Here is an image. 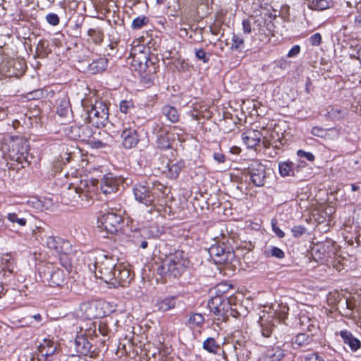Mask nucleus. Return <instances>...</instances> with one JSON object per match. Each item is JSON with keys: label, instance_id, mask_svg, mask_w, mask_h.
<instances>
[{"label": "nucleus", "instance_id": "nucleus-36", "mask_svg": "<svg viewBox=\"0 0 361 361\" xmlns=\"http://www.w3.org/2000/svg\"><path fill=\"white\" fill-rule=\"evenodd\" d=\"M300 322L301 325L304 326V329H307L308 331H312L317 326V322L315 319H312L305 315L300 316Z\"/></svg>", "mask_w": 361, "mask_h": 361}, {"label": "nucleus", "instance_id": "nucleus-33", "mask_svg": "<svg viewBox=\"0 0 361 361\" xmlns=\"http://www.w3.org/2000/svg\"><path fill=\"white\" fill-rule=\"evenodd\" d=\"M345 112L341 109L331 107L325 115V117L332 121H341L345 118Z\"/></svg>", "mask_w": 361, "mask_h": 361}, {"label": "nucleus", "instance_id": "nucleus-30", "mask_svg": "<svg viewBox=\"0 0 361 361\" xmlns=\"http://www.w3.org/2000/svg\"><path fill=\"white\" fill-rule=\"evenodd\" d=\"M65 281V274L61 269L54 271L49 279V283L51 286H61Z\"/></svg>", "mask_w": 361, "mask_h": 361}, {"label": "nucleus", "instance_id": "nucleus-51", "mask_svg": "<svg viewBox=\"0 0 361 361\" xmlns=\"http://www.w3.org/2000/svg\"><path fill=\"white\" fill-rule=\"evenodd\" d=\"M98 331L102 336H106L108 335L109 329L106 321H100L98 324Z\"/></svg>", "mask_w": 361, "mask_h": 361}, {"label": "nucleus", "instance_id": "nucleus-63", "mask_svg": "<svg viewBox=\"0 0 361 361\" xmlns=\"http://www.w3.org/2000/svg\"><path fill=\"white\" fill-rule=\"evenodd\" d=\"M272 229L278 237L283 238L284 236V232L277 227L275 224H272Z\"/></svg>", "mask_w": 361, "mask_h": 361}, {"label": "nucleus", "instance_id": "nucleus-41", "mask_svg": "<svg viewBox=\"0 0 361 361\" xmlns=\"http://www.w3.org/2000/svg\"><path fill=\"white\" fill-rule=\"evenodd\" d=\"M203 348L209 353H216L219 349V345L213 338H208L203 342Z\"/></svg>", "mask_w": 361, "mask_h": 361}, {"label": "nucleus", "instance_id": "nucleus-12", "mask_svg": "<svg viewBox=\"0 0 361 361\" xmlns=\"http://www.w3.org/2000/svg\"><path fill=\"white\" fill-rule=\"evenodd\" d=\"M248 169L252 183L257 187L263 186L267 178L266 166L258 161H253Z\"/></svg>", "mask_w": 361, "mask_h": 361}, {"label": "nucleus", "instance_id": "nucleus-5", "mask_svg": "<svg viewBox=\"0 0 361 361\" xmlns=\"http://www.w3.org/2000/svg\"><path fill=\"white\" fill-rule=\"evenodd\" d=\"M188 260L184 257L183 252L176 251L169 255L158 268L157 272L164 276H179L188 265Z\"/></svg>", "mask_w": 361, "mask_h": 361}, {"label": "nucleus", "instance_id": "nucleus-54", "mask_svg": "<svg viewBox=\"0 0 361 361\" xmlns=\"http://www.w3.org/2000/svg\"><path fill=\"white\" fill-rule=\"evenodd\" d=\"M47 22L51 25H57L59 23V18L55 13H49L46 17Z\"/></svg>", "mask_w": 361, "mask_h": 361}, {"label": "nucleus", "instance_id": "nucleus-3", "mask_svg": "<svg viewBox=\"0 0 361 361\" xmlns=\"http://www.w3.org/2000/svg\"><path fill=\"white\" fill-rule=\"evenodd\" d=\"M135 199L149 207L147 212L154 216H157L164 209V201L156 195V192L149 189V187L139 185L134 188Z\"/></svg>", "mask_w": 361, "mask_h": 361}, {"label": "nucleus", "instance_id": "nucleus-40", "mask_svg": "<svg viewBox=\"0 0 361 361\" xmlns=\"http://www.w3.org/2000/svg\"><path fill=\"white\" fill-rule=\"evenodd\" d=\"M223 353L226 361H239L234 344L228 346Z\"/></svg>", "mask_w": 361, "mask_h": 361}, {"label": "nucleus", "instance_id": "nucleus-25", "mask_svg": "<svg viewBox=\"0 0 361 361\" xmlns=\"http://www.w3.org/2000/svg\"><path fill=\"white\" fill-rule=\"evenodd\" d=\"M161 114L171 123H176L179 120V114L177 109L172 106H164L162 108Z\"/></svg>", "mask_w": 361, "mask_h": 361}, {"label": "nucleus", "instance_id": "nucleus-46", "mask_svg": "<svg viewBox=\"0 0 361 361\" xmlns=\"http://www.w3.org/2000/svg\"><path fill=\"white\" fill-rule=\"evenodd\" d=\"M310 338L305 334H299L295 339L294 343L298 346H305L310 342Z\"/></svg>", "mask_w": 361, "mask_h": 361}, {"label": "nucleus", "instance_id": "nucleus-53", "mask_svg": "<svg viewBox=\"0 0 361 361\" xmlns=\"http://www.w3.org/2000/svg\"><path fill=\"white\" fill-rule=\"evenodd\" d=\"M306 229L302 226H295L292 228L291 231L293 235L298 238L303 235L305 232Z\"/></svg>", "mask_w": 361, "mask_h": 361}, {"label": "nucleus", "instance_id": "nucleus-9", "mask_svg": "<svg viewBox=\"0 0 361 361\" xmlns=\"http://www.w3.org/2000/svg\"><path fill=\"white\" fill-rule=\"evenodd\" d=\"M122 223V216L114 212L104 214L98 219V226L111 234L118 231Z\"/></svg>", "mask_w": 361, "mask_h": 361}, {"label": "nucleus", "instance_id": "nucleus-17", "mask_svg": "<svg viewBox=\"0 0 361 361\" xmlns=\"http://www.w3.org/2000/svg\"><path fill=\"white\" fill-rule=\"evenodd\" d=\"M121 180L115 177L112 173L104 176L101 180L100 188L103 193L111 194L118 190Z\"/></svg>", "mask_w": 361, "mask_h": 361}, {"label": "nucleus", "instance_id": "nucleus-64", "mask_svg": "<svg viewBox=\"0 0 361 361\" xmlns=\"http://www.w3.org/2000/svg\"><path fill=\"white\" fill-rule=\"evenodd\" d=\"M213 157L218 163H224L225 161V156L221 153H214Z\"/></svg>", "mask_w": 361, "mask_h": 361}, {"label": "nucleus", "instance_id": "nucleus-50", "mask_svg": "<svg viewBox=\"0 0 361 361\" xmlns=\"http://www.w3.org/2000/svg\"><path fill=\"white\" fill-rule=\"evenodd\" d=\"M171 134H173V137H177L178 140L180 142L185 140V135L183 133V130L177 127L171 128Z\"/></svg>", "mask_w": 361, "mask_h": 361}, {"label": "nucleus", "instance_id": "nucleus-34", "mask_svg": "<svg viewBox=\"0 0 361 361\" xmlns=\"http://www.w3.org/2000/svg\"><path fill=\"white\" fill-rule=\"evenodd\" d=\"M312 255L316 261L323 259L327 255L325 245L319 243L314 245L312 249Z\"/></svg>", "mask_w": 361, "mask_h": 361}, {"label": "nucleus", "instance_id": "nucleus-61", "mask_svg": "<svg viewBox=\"0 0 361 361\" xmlns=\"http://www.w3.org/2000/svg\"><path fill=\"white\" fill-rule=\"evenodd\" d=\"M176 67L180 71H185L188 69V65L183 61L178 60L176 63Z\"/></svg>", "mask_w": 361, "mask_h": 361}, {"label": "nucleus", "instance_id": "nucleus-1", "mask_svg": "<svg viewBox=\"0 0 361 361\" xmlns=\"http://www.w3.org/2000/svg\"><path fill=\"white\" fill-rule=\"evenodd\" d=\"M88 268L95 277L113 287L126 286L133 279L130 271L124 265L116 264V259L103 252L89 256Z\"/></svg>", "mask_w": 361, "mask_h": 361}, {"label": "nucleus", "instance_id": "nucleus-49", "mask_svg": "<svg viewBox=\"0 0 361 361\" xmlns=\"http://www.w3.org/2000/svg\"><path fill=\"white\" fill-rule=\"evenodd\" d=\"M326 129L320 126H314L311 130V133L314 136L324 139Z\"/></svg>", "mask_w": 361, "mask_h": 361}, {"label": "nucleus", "instance_id": "nucleus-19", "mask_svg": "<svg viewBox=\"0 0 361 361\" xmlns=\"http://www.w3.org/2000/svg\"><path fill=\"white\" fill-rule=\"evenodd\" d=\"M123 145L126 148H132L138 142V136L136 130L132 128H126L121 133Z\"/></svg>", "mask_w": 361, "mask_h": 361}, {"label": "nucleus", "instance_id": "nucleus-22", "mask_svg": "<svg viewBox=\"0 0 361 361\" xmlns=\"http://www.w3.org/2000/svg\"><path fill=\"white\" fill-rule=\"evenodd\" d=\"M157 4L164 5L166 8V13L172 17H178L180 5L179 0H156Z\"/></svg>", "mask_w": 361, "mask_h": 361}, {"label": "nucleus", "instance_id": "nucleus-56", "mask_svg": "<svg viewBox=\"0 0 361 361\" xmlns=\"http://www.w3.org/2000/svg\"><path fill=\"white\" fill-rule=\"evenodd\" d=\"M196 57L202 60L204 63H207L209 59L206 56V52L202 49H197L195 51Z\"/></svg>", "mask_w": 361, "mask_h": 361}, {"label": "nucleus", "instance_id": "nucleus-48", "mask_svg": "<svg viewBox=\"0 0 361 361\" xmlns=\"http://www.w3.org/2000/svg\"><path fill=\"white\" fill-rule=\"evenodd\" d=\"M133 107V104L131 101L123 100L120 103V110L123 114H128Z\"/></svg>", "mask_w": 361, "mask_h": 361}, {"label": "nucleus", "instance_id": "nucleus-31", "mask_svg": "<svg viewBox=\"0 0 361 361\" xmlns=\"http://www.w3.org/2000/svg\"><path fill=\"white\" fill-rule=\"evenodd\" d=\"M7 220L12 224H16L20 227H24L27 224V219L15 212H8L6 215Z\"/></svg>", "mask_w": 361, "mask_h": 361}, {"label": "nucleus", "instance_id": "nucleus-2", "mask_svg": "<svg viewBox=\"0 0 361 361\" xmlns=\"http://www.w3.org/2000/svg\"><path fill=\"white\" fill-rule=\"evenodd\" d=\"M94 190V184L87 179L70 183L67 191L64 193L63 200L66 204L77 203L84 206L85 202H90Z\"/></svg>", "mask_w": 361, "mask_h": 361}, {"label": "nucleus", "instance_id": "nucleus-26", "mask_svg": "<svg viewBox=\"0 0 361 361\" xmlns=\"http://www.w3.org/2000/svg\"><path fill=\"white\" fill-rule=\"evenodd\" d=\"M107 59L100 58L92 61L88 66V71L92 74H97L104 71L107 66Z\"/></svg>", "mask_w": 361, "mask_h": 361}, {"label": "nucleus", "instance_id": "nucleus-29", "mask_svg": "<svg viewBox=\"0 0 361 361\" xmlns=\"http://www.w3.org/2000/svg\"><path fill=\"white\" fill-rule=\"evenodd\" d=\"M232 288L231 285L225 283H221L216 285L212 290V296H218L219 298H226L228 300V292Z\"/></svg>", "mask_w": 361, "mask_h": 361}, {"label": "nucleus", "instance_id": "nucleus-10", "mask_svg": "<svg viewBox=\"0 0 361 361\" xmlns=\"http://www.w3.org/2000/svg\"><path fill=\"white\" fill-rule=\"evenodd\" d=\"M27 151V141L22 138H16L8 145V155L11 159L21 163L25 159Z\"/></svg>", "mask_w": 361, "mask_h": 361}, {"label": "nucleus", "instance_id": "nucleus-37", "mask_svg": "<svg viewBox=\"0 0 361 361\" xmlns=\"http://www.w3.org/2000/svg\"><path fill=\"white\" fill-rule=\"evenodd\" d=\"M204 320V317L201 314L192 313L189 316L188 323L190 327L195 328L200 326Z\"/></svg>", "mask_w": 361, "mask_h": 361}, {"label": "nucleus", "instance_id": "nucleus-52", "mask_svg": "<svg viewBox=\"0 0 361 361\" xmlns=\"http://www.w3.org/2000/svg\"><path fill=\"white\" fill-rule=\"evenodd\" d=\"M297 155L299 157H304L310 161H313L315 159L314 155L311 152H307L302 149L297 152Z\"/></svg>", "mask_w": 361, "mask_h": 361}, {"label": "nucleus", "instance_id": "nucleus-27", "mask_svg": "<svg viewBox=\"0 0 361 361\" xmlns=\"http://www.w3.org/2000/svg\"><path fill=\"white\" fill-rule=\"evenodd\" d=\"M234 345L236 349L239 361H247L250 355V350H249L247 345L246 343H242L237 341L234 343Z\"/></svg>", "mask_w": 361, "mask_h": 361}, {"label": "nucleus", "instance_id": "nucleus-59", "mask_svg": "<svg viewBox=\"0 0 361 361\" xmlns=\"http://www.w3.org/2000/svg\"><path fill=\"white\" fill-rule=\"evenodd\" d=\"M359 196L357 195H348L346 197H341V201H348L350 204H354L356 201H357Z\"/></svg>", "mask_w": 361, "mask_h": 361}, {"label": "nucleus", "instance_id": "nucleus-24", "mask_svg": "<svg viewBox=\"0 0 361 361\" xmlns=\"http://www.w3.org/2000/svg\"><path fill=\"white\" fill-rule=\"evenodd\" d=\"M183 166V163L182 161H169L166 166L167 169V176L172 179L176 178L178 176Z\"/></svg>", "mask_w": 361, "mask_h": 361}, {"label": "nucleus", "instance_id": "nucleus-43", "mask_svg": "<svg viewBox=\"0 0 361 361\" xmlns=\"http://www.w3.org/2000/svg\"><path fill=\"white\" fill-rule=\"evenodd\" d=\"M26 204L28 207L39 211L42 210L44 207L42 202L36 197H32L28 199Z\"/></svg>", "mask_w": 361, "mask_h": 361}, {"label": "nucleus", "instance_id": "nucleus-28", "mask_svg": "<svg viewBox=\"0 0 361 361\" xmlns=\"http://www.w3.org/2000/svg\"><path fill=\"white\" fill-rule=\"evenodd\" d=\"M279 173L283 177L295 175L293 163L290 161H281L278 164Z\"/></svg>", "mask_w": 361, "mask_h": 361}, {"label": "nucleus", "instance_id": "nucleus-8", "mask_svg": "<svg viewBox=\"0 0 361 361\" xmlns=\"http://www.w3.org/2000/svg\"><path fill=\"white\" fill-rule=\"evenodd\" d=\"M171 127L162 122H157L153 127V133L156 136L157 147L161 149H167L171 147L175 140L173 134H171Z\"/></svg>", "mask_w": 361, "mask_h": 361}, {"label": "nucleus", "instance_id": "nucleus-13", "mask_svg": "<svg viewBox=\"0 0 361 361\" xmlns=\"http://www.w3.org/2000/svg\"><path fill=\"white\" fill-rule=\"evenodd\" d=\"M209 253L211 257L216 264H229L235 258L234 252L226 250L219 245H214L209 249Z\"/></svg>", "mask_w": 361, "mask_h": 361}, {"label": "nucleus", "instance_id": "nucleus-47", "mask_svg": "<svg viewBox=\"0 0 361 361\" xmlns=\"http://www.w3.org/2000/svg\"><path fill=\"white\" fill-rule=\"evenodd\" d=\"M148 19L145 16L137 17L133 20L132 26L134 29H140L147 24Z\"/></svg>", "mask_w": 361, "mask_h": 361}, {"label": "nucleus", "instance_id": "nucleus-60", "mask_svg": "<svg viewBox=\"0 0 361 361\" xmlns=\"http://www.w3.org/2000/svg\"><path fill=\"white\" fill-rule=\"evenodd\" d=\"M243 30L245 34H250L252 32L251 23L249 20L243 21Z\"/></svg>", "mask_w": 361, "mask_h": 361}, {"label": "nucleus", "instance_id": "nucleus-32", "mask_svg": "<svg viewBox=\"0 0 361 361\" xmlns=\"http://www.w3.org/2000/svg\"><path fill=\"white\" fill-rule=\"evenodd\" d=\"M261 334L264 337L269 338L275 328L274 324L269 319L260 317Z\"/></svg>", "mask_w": 361, "mask_h": 361}, {"label": "nucleus", "instance_id": "nucleus-57", "mask_svg": "<svg viewBox=\"0 0 361 361\" xmlns=\"http://www.w3.org/2000/svg\"><path fill=\"white\" fill-rule=\"evenodd\" d=\"M258 35L261 36L259 38L260 40L263 41L268 37V35L267 34V29L264 26H262L260 23H258Z\"/></svg>", "mask_w": 361, "mask_h": 361}, {"label": "nucleus", "instance_id": "nucleus-58", "mask_svg": "<svg viewBox=\"0 0 361 361\" xmlns=\"http://www.w3.org/2000/svg\"><path fill=\"white\" fill-rule=\"evenodd\" d=\"M300 51V47L299 45H295L293 46L290 50L288 51L287 56L289 58L295 57L296 56Z\"/></svg>", "mask_w": 361, "mask_h": 361}, {"label": "nucleus", "instance_id": "nucleus-11", "mask_svg": "<svg viewBox=\"0 0 361 361\" xmlns=\"http://www.w3.org/2000/svg\"><path fill=\"white\" fill-rule=\"evenodd\" d=\"M44 243L49 249L59 255H67L72 252L71 243L59 237L47 236L45 238Z\"/></svg>", "mask_w": 361, "mask_h": 361}, {"label": "nucleus", "instance_id": "nucleus-20", "mask_svg": "<svg viewBox=\"0 0 361 361\" xmlns=\"http://www.w3.org/2000/svg\"><path fill=\"white\" fill-rule=\"evenodd\" d=\"M261 135L258 130H249L242 134V139L248 148H252L259 143Z\"/></svg>", "mask_w": 361, "mask_h": 361}, {"label": "nucleus", "instance_id": "nucleus-4", "mask_svg": "<svg viewBox=\"0 0 361 361\" xmlns=\"http://www.w3.org/2000/svg\"><path fill=\"white\" fill-rule=\"evenodd\" d=\"M116 310V305L113 302L99 300L82 302L79 309L80 317L92 319L105 317Z\"/></svg>", "mask_w": 361, "mask_h": 361}, {"label": "nucleus", "instance_id": "nucleus-16", "mask_svg": "<svg viewBox=\"0 0 361 361\" xmlns=\"http://www.w3.org/2000/svg\"><path fill=\"white\" fill-rule=\"evenodd\" d=\"M57 344L49 339H44L38 347L37 361H51V357L56 352Z\"/></svg>", "mask_w": 361, "mask_h": 361}, {"label": "nucleus", "instance_id": "nucleus-18", "mask_svg": "<svg viewBox=\"0 0 361 361\" xmlns=\"http://www.w3.org/2000/svg\"><path fill=\"white\" fill-rule=\"evenodd\" d=\"M285 356V350L281 346L268 348L259 358L258 361H280Z\"/></svg>", "mask_w": 361, "mask_h": 361}, {"label": "nucleus", "instance_id": "nucleus-6", "mask_svg": "<svg viewBox=\"0 0 361 361\" xmlns=\"http://www.w3.org/2000/svg\"><path fill=\"white\" fill-rule=\"evenodd\" d=\"M128 63L138 72H145L148 67L149 48L141 44L139 39H135L131 44Z\"/></svg>", "mask_w": 361, "mask_h": 361}, {"label": "nucleus", "instance_id": "nucleus-23", "mask_svg": "<svg viewBox=\"0 0 361 361\" xmlns=\"http://www.w3.org/2000/svg\"><path fill=\"white\" fill-rule=\"evenodd\" d=\"M340 336L343 338V342L348 344L352 350L355 351L360 347V341L354 338L350 331L347 330L341 331Z\"/></svg>", "mask_w": 361, "mask_h": 361}, {"label": "nucleus", "instance_id": "nucleus-15", "mask_svg": "<svg viewBox=\"0 0 361 361\" xmlns=\"http://www.w3.org/2000/svg\"><path fill=\"white\" fill-rule=\"evenodd\" d=\"M68 135L73 140L79 139L84 142H88L93 136V131L88 124L74 126L70 128Z\"/></svg>", "mask_w": 361, "mask_h": 361}, {"label": "nucleus", "instance_id": "nucleus-35", "mask_svg": "<svg viewBox=\"0 0 361 361\" xmlns=\"http://www.w3.org/2000/svg\"><path fill=\"white\" fill-rule=\"evenodd\" d=\"M56 112L61 117H68L71 114V106L69 101L65 98L61 99L57 106Z\"/></svg>", "mask_w": 361, "mask_h": 361}, {"label": "nucleus", "instance_id": "nucleus-39", "mask_svg": "<svg viewBox=\"0 0 361 361\" xmlns=\"http://www.w3.org/2000/svg\"><path fill=\"white\" fill-rule=\"evenodd\" d=\"M331 0H309V6L314 10H324L329 7Z\"/></svg>", "mask_w": 361, "mask_h": 361}, {"label": "nucleus", "instance_id": "nucleus-7", "mask_svg": "<svg viewBox=\"0 0 361 361\" xmlns=\"http://www.w3.org/2000/svg\"><path fill=\"white\" fill-rule=\"evenodd\" d=\"M108 117L109 109L102 101H96L91 109L87 111L88 122L97 128L104 126Z\"/></svg>", "mask_w": 361, "mask_h": 361}, {"label": "nucleus", "instance_id": "nucleus-38", "mask_svg": "<svg viewBox=\"0 0 361 361\" xmlns=\"http://www.w3.org/2000/svg\"><path fill=\"white\" fill-rule=\"evenodd\" d=\"M156 305L159 310L166 312L174 308L175 302L173 298H165L158 301Z\"/></svg>", "mask_w": 361, "mask_h": 361}, {"label": "nucleus", "instance_id": "nucleus-62", "mask_svg": "<svg viewBox=\"0 0 361 361\" xmlns=\"http://www.w3.org/2000/svg\"><path fill=\"white\" fill-rule=\"evenodd\" d=\"M307 361H324V359L317 353H312L307 357Z\"/></svg>", "mask_w": 361, "mask_h": 361}, {"label": "nucleus", "instance_id": "nucleus-21", "mask_svg": "<svg viewBox=\"0 0 361 361\" xmlns=\"http://www.w3.org/2000/svg\"><path fill=\"white\" fill-rule=\"evenodd\" d=\"M75 349L78 353L83 355L92 356L91 349L92 348V344L87 340V338L83 336H78L75 341Z\"/></svg>", "mask_w": 361, "mask_h": 361}, {"label": "nucleus", "instance_id": "nucleus-42", "mask_svg": "<svg viewBox=\"0 0 361 361\" xmlns=\"http://www.w3.org/2000/svg\"><path fill=\"white\" fill-rule=\"evenodd\" d=\"M341 135L340 129L336 128H330L326 129L325 140H336Z\"/></svg>", "mask_w": 361, "mask_h": 361}, {"label": "nucleus", "instance_id": "nucleus-44", "mask_svg": "<svg viewBox=\"0 0 361 361\" xmlns=\"http://www.w3.org/2000/svg\"><path fill=\"white\" fill-rule=\"evenodd\" d=\"M265 254L267 257H274L278 259H282L284 257V252L283 250L276 247H271L265 251Z\"/></svg>", "mask_w": 361, "mask_h": 361}, {"label": "nucleus", "instance_id": "nucleus-45", "mask_svg": "<svg viewBox=\"0 0 361 361\" xmlns=\"http://www.w3.org/2000/svg\"><path fill=\"white\" fill-rule=\"evenodd\" d=\"M231 40H232V44H231L232 49L238 50V49H241L243 48V46L244 44V39L241 37L233 34L232 36Z\"/></svg>", "mask_w": 361, "mask_h": 361}, {"label": "nucleus", "instance_id": "nucleus-55", "mask_svg": "<svg viewBox=\"0 0 361 361\" xmlns=\"http://www.w3.org/2000/svg\"><path fill=\"white\" fill-rule=\"evenodd\" d=\"M310 44L312 46H318L322 42V36L319 33H315L310 38Z\"/></svg>", "mask_w": 361, "mask_h": 361}, {"label": "nucleus", "instance_id": "nucleus-14", "mask_svg": "<svg viewBox=\"0 0 361 361\" xmlns=\"http://www.w3.org/2000/svg\"><path fill=\"white\" fill-rule=\"evenodd\" d=\"M208 307L211 312L218 316H224V314L230 309V303L226 297L219 298L218 296H212L208 302Z\"/></svg>", "mask_w": 361, "mask_h": 361}]
</instances>
